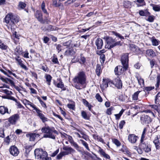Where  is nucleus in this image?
Here are the masks:
<instances>
[{
  "label": "nucleus",
  "instance_id": "obj_1",
  "mask_svg": "<svg viewBox=\"0 0 160 160\" xmlns=\"http://www.w3.org/2000/svg\"><path fill=\"white\" fill-rule=\"evenodd\" d=\"M74 87L77 89L85 88L87 84V76L83 71H80L73 79Z\"/></svg>",
  "mask_w": 160,
  "mask_h": 160
},
{
  "label": "nucleus",
  "instance_id": "obj_2",
  "mask_svg": "<svg viewBox=\"0 0 160 160\" xmlns=\"http://www.w3.org/2000/svg\"><path fill=\"white\" fill-rule=\"evenodd\" d=\"M41 131L42 132L45 133L43 136V137L45 138L55 139V137L53 134H58V132L54 128H50L48 126L42 128L41 129Z\"/></svg>",
  "mask_w": 160,
  "mask_h": 160
},
{
  "label": "nucleus",
  "instance_id": "obj_3",
  "mask_svg": "<svg viewBox=\"0 0 160 160\" xmlns=\"http://www.w3.org/2000/svg\"><path fill=\"white\" fill-rule=\"evenodd\" d=\"M34 155L36 158L40 160H51V158L48 157L47 152L42 149L37 148L34 150Z\"/></svg>",
  "mask_w": 160,
  "mask_h": 160
},
{
  "label": "nucleus",
  "instance_id": "obj_4",
  "mask_svg": "<svg viewBox=\"0 0 160 160\" xmlns=\"http://www.w3.org/2000/svg\"><path fill=\"white\" fill-rule=\"evenodd\" d=\"M106 42L107 44L105 46V48L108 49H111L117 45H120V41L116 42L115 39L110 37L107 38Z\"/></svg>",
  "mask_w": 160,
  "mask_h": 160
},
{
  "label": "nucleus",
  "instance_id": "obj_5",
  "mask_svg": "<svg viewBox=\"0 0 160 160\" xmlns=\"http://www.w3.org/2000/svg\"><path fill=\"white\" fill-rule=\"evenodd\" d=\"M139 147L141 149L143 150L146 152H148L151 151L150 146L148 143L144 142L143 140H141Z\"/></svg>",
  "mask_w": 160,
  "mask_h": 160
},
{
  "label": "nucleus",
  "instance_id": "obj_6",
  "mask_svg": "<svg viewBox=\"0 0 160 160\" xmlns=\"http://www.w3.org/2000/svg\"><path fill=\"white\" fill-rule=\"evenodd\" d=\"M128 54L126 53L123 54L121 57V61L125 70H126L128 68Z\"/></svg>",
  "mask_w": 160,
  "mask_h": 160
},
{
  "label": "nucleus",
  "instance_id": "obj_7",
  "mask_svg": "<svg viewBox=\"0 0 160 160\" xmlns=\"http://www.w3.org/2000/svg\"><path fill=\"white\" fill-rule=\"evenodd\" d=\"M19 114H15L10 117L8 119V121L11 124L15 125L19 120Z\"/></svg>",
  "mask_w": 160,
  "mask_h": 160
},
{
  "label": "nucleus",
  "instance_id": "obj_8",
  "mask_svg": "<svg viewBox=\"0 0 160 160\" xmlns=\"http://www.w3.org/2000/svg\"><path fill=\"white\" fill-rule=\"evenodd\" d=\"M53 84L55 86L58 88H59L62 89V90L64 91L66 90V88L64 87V84L62 80L60 78H58L57 80V82L55 81L53 82Z\"/></svg>",
  "mask_w": 160,
  "mask_h": 160
},
{
  "label": "nucleus",
  "instance_id": "obj_9",
  "mask_svg": "<svg viewBox=\"0 0 160 160\" xmlns=\"http://www.w3.org/2000/svg\"><path fill=\"white\" fill-rule=\"evenodd\" d=\"M35 110L37 113L38 116L42 120V122H44L48 121L47 118L42 113V111L41 110L37 108Z\"/></svg>",
  "mask_w": 160,
  "mask_h": 160
},
{
  "label": "nucleus",
  "instance_id": "obj_10",
  "mask_svg": "<svg viewBox=\"0 0 160 160\" xmlns=\"http://www.w3.org/2000/svg\"><path fill=\"white\" fill-rule=\"evenodd\" d=\"M9 152L11 154L14 156H17L19 153L18 149L15 146H12L10 147Z\"/></svg>",
  "mask_w": 160,
  "mask_h": 160
},
{
  "label": "nucleus",
  "instance_id": "obj_11",
  "mask_svg": "<svg viewBox=\"0 0 160 160\" xmlns=\"http://www.w3.org/2000/svg\"><path fill=\"white\" fill-rule=\"evenodd\" d=\"M112 86L114 85L118 88H120L122 86V82L121 80L118 78H116L113 81L111 82Z\"/></svg>",
  "mask_w": 160,
  "mask_h": 160
},
{
  "label": "nucleus",
  "instance_id": "obj_12",
  "mask_svg": "<svg viewBox=\"0 0 160 160\" xmlns=\"http://www.w3.org/2000/svg\"><path fill=\"white\" fill-rule=\"evenodd\" d=\"M98 152L101 156L103 157L105 159L109 160L111 158L110 156L108 154L106 153L105 151L99 147H98Z\"/></svg>",
  "mask_w": 160,
  "mask_h": 160
},
{
  "label": "nucleus",
  "instance_id": "obj_13",
  "mask_svg": "<svg viewBox=\"0 0 160 160\" xmlns=\"http://www.w3.org/2000/svg\"><path fill=\"white\" fill-rule=\"evenodd\" d=\"M138 137L134 134H130L128 136V140L129 142L132 144L135 143Z\"/></svg>",
  "mask_w": 160,
  "mask_h": 160
},
{
  "label": "nucleus",
  "instance_id": "obj_14",
  "mask_svg": "<svg viewBox=\"0 0 160 160\" xmlns=\"http://www.w3.org/2000/svg\"><path fill=\"white\" fill-rule=\"evenodd\" d=\"M22 102L28 108L29 107H32L35 110L36 108H37L33 103L26 99L22 101Z\"/></svg>",
  "mask_w": 160,
  "mask_h": 160
},
{
  "label": "nucleus",
  "instance_id": "obj_15",
  "mask_svg": "<svg viewBox=\"0 0 160 160\" xmlns=\"http://www.w3.org/2000/svg\"><path fill=\"white\" fill-rule=\"evenodd\" d=\"M62 149L65 151L63 152L66 153V155L75 152V151L70 147L65 146Z\"/></svg>",
  "mask_w": 160,
  "mask_h": 160
},
{
  "label": "nucleus",
  "instance_id": "obj_16",
  "mask_svg": "<svg viewBox=\"0 0 160 160\" xmlns=\"http://www.w3.org/2000/svg\"><path fill=\"white\" fill-rule=\"evenodd\" d=\"M157 149L160 148V135H157L154 138L153 141Z\"/></svg>",
  "mask_w": 160,
  "mask_h": 160
},
{
  "label": "nucleus",
  "instance_id": "obj_17",
  "mask_svg": "<svg viewBox=\"0 0 160 160\" xmlns=\"http://www.w3.org/2000/svg\"><path fill=\"white\" fill-rule=\"evenodd\" d=\"M141 120L143 124L149 123L151 121L150 118L147 115H144L142 117Z\"/></svg>",
  "mask_w": 160,
  "mask_h": 160
},
{
  "label": "nucleus",
  "instance_id": "obj_18",
  "mask_svg": "<svg viewBox=\"0 0 160 160\" xmlns=\"http://www.w3.org/2000/svg\"><path fill=\"white\" fill-rule=\"evenodd\" d=\"M124 69L122 66H118L115 68L114 69V72L116 75H120L123 72Z\"/></svg>",
  "mask_w": 160,
  "mask_h": 160
},
{
  "label": "nucleus",
  "instance_id": "obj_19",
  "mask_svg": "<svg viewBox=\"0 0 160 160\" xmlns=\"http://www.w3.org/2000/svg\"><path fill=\"white\" fill-rule=\"evenodd\" d=\"M111 82H112V81L109 80H103L102 84L101 86V87L105 88H107L108 86L109 85L110 86H112Z\"/></svg>",
  "mask_w": 160,
  "mask_h": 160
},
{
  "label": "nucleus",
  "instance_id": "obj_20",
  "mask_svg": "<svg viewBox=\"0 0 160 160\" xmlns=\"http://www.w3.org/2000/svg\"><path fill=\"white\" fill-rule=\"evenodd\" d=\"M0 113L2 115H4L6 113L10 114L11 113V110L8 111L7 107H6L5 106H0Z\"/></svg>",
  "mask_w": 160,
  "mask_h": 160
},
{
  "label": "nucleus",
  "instance_id": "obj_21",
  "mask_svg": "<svg viewBox=\"0 0 160 160\" xmlns=\"http://www.w3.org/2000/svg\"><path fill=\"white\" fill-rule=\"evenodd\" d=\"M95 43L98 49H100L102 48L103 45V41L101 39L98 38L96 40Z\"/></svg>",
  "mask_w": 160,
  "mask_h": 160
},
{
  "label": "nucleus",
  "instance_id": "obj_22",
  "mask_svg": "<svg viewBox=\"0 0 160 160\" xmlns=\"http://www.w3.org/2000/svg\"><path fill=\"white\" fill-rule=\"evenodd\" d=\"M39 136V134H36L35 133H30L26 135L27 137L29 138L30 141H34L37 136L38 137Z\"/></svg>",
  "mask_w": 160,
  "mask_h": 160
},
{
  "label": "nucleus",
  "instance_id": "obj_23",
  "mask_svg": "<svg viewBox=\"0 0 160 160\" xmlns=\"http://www.w3.org/2000/svg\"><path fill=\"white\" fill-rule=\"evenodd\" d=\"M11 23L12 25L18 23L19 20V17L16 15H13L11 13Z\"/></svg>",
  "mask_w": 160,
  "mask_h": 160
},
{
  "label": "nucleus",
  "instance_id": "obj_24",
  "mask_svg": "<svg viewBox=\"0 0 160 160\" xmlns=\"http://www.w3.org/2000/svg\"><path fill=\"white\" fill-rule=\"evenodd\" d=\"M146 54L150 57H154L156 55V53L152 49H149L146 51Z\"/></svg>",
  "mask_w": 160,
  "mask_h": 160
},
{
  "label": "nucleus",
  "instance_id": "obj_25",
  "mask_svg": "<svg viewBox=\"0 0 160 160\" xmlns=\"http://www.w3.org/2000/svg\"><path fill=\"white\" fill-rule=\"evenodd\" d=\"M35 16L38 21L40 22L43 21L42 15L41 11H37L36 12Z\"/></svg>",
  "mask_w": 160,
  "mask_h": 160
},
{
  "label": "nucleus",
  "instance_id": "obj_26",
  "mask_svg": "<svg viewBox=\"0 0 160 160\" xmlns=\"http://www.w3.org/2000/svg\"><path fill=\"white\" fill-rule=\"evenodd\" d=\"M11 18V13L7 15L5 18V22L7 24L12 25Z\"/></svg>",
  "mask_w": 160,
  "mask_h": 160
},
{
  "label": "nucleus",
  "instance_id": "obj_27",
  "mask_svg": "<svg viewBox=\"0 0 160 160\" xmlns=\"http://www.w3.org/2000/svg\"><path fill=\"white\" fill-rule=\"evenodd\" d=\"M136 78L138 81L139 84L142 86H143L144 85V81L143 79L140 76L138 75L136 76Z\"/></svg>",
  "mask_w": 160,
  "mask_h": 160
},
{
  "label": "nucleus",
  "instance_id": "obj_28",
  "mask_svg": "<svg viewBox=\"0 0 160 160\" xmlns=\"http://www.w3.org/2000/svg\"><path fill=\"white\" fill-rule=\"evenodd\" d=\"M151 42L152 45L154 46H157L158 45L160 42L159 41L156 39L155 37L152 38Z\"/></svg>",
  "mask_w": 160,
  "mask_h": 160
},
{
  "label": "nucleus",
  "instance_id": "obj_29",
  "mask_svg": "<svg viewBox=\"0 0 160 160\" xmlns=\"http://www.w3.org/2000/svg\"><path fill=\"white\" fill-rule=\"evenodd\" d=\"M102 72L101 67L99 64H97L96 69V72L97 75L99 76L100 75Z\"/></svg>",
  "mask_w": 160,
  "mask_h": 160
},
{
  "label": "nucleus",
  "instance_id": "obj_30",
  "mask_svg": "<svg viewBox=\"0 0 160 160\" xmlns=\"http://www.w3.org/2000/svg\"><path fill=\"white\" fill-rule=\"evenodd\" d=\"M150 6L152 7L153 9L156 12H158L160 10V6L159 5L151 4Z\"/></svg>",
  "mask_w": 160,
  "mask_h": 160
},
{
  "label": "nucleus",
  "instance_id": "obj_31",
  "mask_svg": "<svg viewBox=\"0 0 160 160\" xmlns=\"http://www.w3.org/2000/svg\"><path fill=\"white\" fill-rule=\"evenodd\" d=\"M26 6V4L22 2H20L19 3L18 8L19 10L23 9Z\"/></svg>",
  "mask_w": 160,
  "mask_h": 160
},
{
  "label": "nucleus",
  "instance_id": "obj_32",
  "mask_svg": "<svg viewBox=\"0 0 160 160\" xmlns=\"http://www.w3.org/2000/svg\"><path fill=\"white\" fill-rule=\"evenodd\" d=\"M66 153L64 152L63 151L60 152L56 157V158L57 159L60 160L62 159L63 157L66 155Z\"/></svg>",
  "mask_w": 160,
  "mask_h": 160
},
{
  "label": "nucleus",
  "instance_id": "obj_33",
  "mask_svg": "<svg viewBox=\"0 0 160 160\" xmlns=\"http://www.w3.org/2000/svg\"><path fill=\"white\" fill-rule=\"evenodd\" d=\"M75 53L74 51L72 49L68 50L66 51L65 55L67 56L72 55Z\"/></svg>",
  "mask_w": 160,
  "mask_h": 160
},
{
  "label": "nucleus",
  "instance_id": "obj_34",
  "mask_svg": "<svg viewBox=\"0 0 160 160\" xmlns=\"http://www.w3.org/2000/svg\"><path fill=\"white\" fill-rule=\"evenodd\" d=\"M80 141L81 142L82 144L89 151H90V149L88 147V144L85 141L82 139H80Z\"/></svg>",
  "mask_w": 160,
  "mask_h": 160
},
{
  "label": "nucleus",
  "instance_id": "obj_35",
  "mask_svg": "<svg viewBox=\"0 0 160 160\" xmlns=\"http://www.w3.org/2000/svg\"><path fill=\"white\" fill-rule=\"evenodd\" d=\"M52 77L49 74L45 76V78L48 85H50L51 80L52 79Z\"/></svg>",
  "mask_w": 160,
  "mask_h": 160
},
{
  "label": "nucleus",
  "instance_id": "obj_36",
  "mask_svg": "<svg viewBox=\"0 0 160 160\" xmlns=\"http://www.w3.org/2000/svg\"><path fill=\"white\" fill-rule=\"evenodd\" d=\"M140 91H138L135 92L132 96V99L134 100H136L138 99V96Z\"/></svg>",
  "mask_w": 160,
  "mask_h": 160
},
{
  "label": "nucleus",
  "instance_id": "obj_37",
  "mask_svg": "<svg viewBox=\"0 0 160 160\" xmlns=\"http://www.w3.org/2000/svg\"><path fill=\"white\" fill-rule=\"evenodd\" d=\"M124 111V110L123 109H122L118 114H116L114 115L115 116L116 119L118 120L120 118L121 115L123 113Z\"/></svg>",
  "mask_w": 160,
  "mask_h": 160
},
{
  "label": "nucleus",
  "instance_id": "obj_38",
  "mask_svg": "<svg viewBox=\"0 0 160 160\" xmlns=\"http://www.w3.org/2000/svg\"><path fill=\"white\" fill-rule=\"evenodd\" d=\"M80 45L79 41H77L71 44V47L72 48L78 47Z\"/></svg>",
  "mask_w": 160,
  "mask_h": 160
},
{
  "label": "nucleus",
  "instance_id": "obj_39",
  "mask_svg": "<svg viewBox=\"0 0 160 160\" xmlns=\"http://www.w3.org/2000/svg\"><path fill=\"white\" fill-rule=\"evenodd\" d=\"M119 151L123 152L125 154H128L129 151L127 150L126 146L123 145L122 148L119 150Z\"/></svg>",
  "mask_w": 160,
  "mask_h": 160
},
{
  "label": "nucleus",
  "instance_id": "obj_40",
  "mask_svg": "<svg viewBox=\"0 0 160 160\" xmlns=\"http://www.w3.org/2000/svg\"><path fill=\"white\" fill-rule=\"evenodd\" d=\"M113 142L114 143L117 147H119L121 145V143L120 142L116 139H113L112 140Z\"/></svg>",
  "mask_w": 160,
  "mask_h": 160
},
{
  "label": "nucleus",
  "instance_id": "obj_41",
  "mask_svg": "<svg viewBox=\"0 0 160 160\" xmlns=\"http://www.w3.org/2000/svg\"><path fill=\"white\" fill-rule=\"evenodd\" d=\"M37 98L38 100L40 103L41 104L42 106L43 107L45 108H46L47 107L45 103H44L43 101L42 100L40 99V97H38Z\"/></svg>",
  "mask_w": 160,
  "mask_h": 160
},
{
  "label": "nucleus",
  "instance_id": "obj_42",
  "mask_svg": "<svg viewBox=\"0 0 160 160\" xmlns=\"http://www.w3.org/2000/svg\"><path fill=\"white\" fill-rule=\"evenodd\" d=\"M95 98L100 102H102V98L99 93H97L96 94Z\"/></svg>",
  "mask_w": 160,
  "mask_h": 160
},
{
  "label": "nucleus",
  "instance_id": "obj_43",
  "mask_svg": "<svg viewBox=\"0 0 160 160\" xmlns=\"http://www.w3.org/2000/svg\"><path fill=\"white\" fill-rule=\"evenodd\" d=\"M81 115L82 117L85 119H88V118L87 116V115L86 112L84 111H82L81 112Z\"/></svg>",
  "mask_w": 160,
  "mask_h": 160
},
{
  "label": "nucleus",
  "instance_id": "obj_44",
  "mask_svg": "<svg viewBox=\"0 0 160 160\" xmlns=\"http://www.w3.org/2000/svg\"><path fill=\"white\" fill-rule=\"evenodd\" d=\"M114 109V108L113 107H111L110 108H108L107 109L106 111V113L108 115H110L112 114V111Z\"/></svg>",
  "mask_w": 160,
  "mask_h": 160
},
{
  "label": "nucleus",
  "instance_id": "obj_45",
  "mask_svg": "<svg viewBox=\"0 0 160 160\" xmlns=\"http://www.w3.org/2000/svg\"><path fill=\"white\" fill-rule=\"evenodd\" d=\"M112 33L113 34L115 35L116 36L118 37L121 39H124V38L123 36H121L120 34L118 33L117 32H116L114 31L112 32Z\"/></svg>",
  "mask_w": 160,
  "mask_h": 160
},
{
  "label": "nucleus",
  "instance_id": "obj_46",
  "mask_svg": "<svg viewBox=\"0 0 160 160\" xmlns=\"http://www.w3.org/2000/svg\"><path fill=\"white\" fill-rule=\"evenodd\" d=\"M100 61L101 63H103L105 60V55L103 54H102L100 56Z\"/></svg>",
  "mask_w": 160,
  "mask_h": 160
},
{
  "label": "nucleus",
  "instance_id": "obj_47",
  "mask_svg": "<svg viewBox=\"0 0 160 160\" xmlns=\"http://www.w3.org/2000/svg\"><path fill=\"white\" fill-rule=\"evenodd\" d=\"M8 46L4 43H1L0 45V48L2 50H6Z\"/></svg>",
  "mask_w": 160,
  "mask_h": 160
},
{
  "label": "nucleus",
  "instance_id": "obj_48",
  "mask_svg": "<svg viewBox=\"0 0 160 160\" xmlns=\"http://www.w3.org/2000/svg\"><path fill=\"white\" fill-rule=\"evenodd\" d=\"M45 4L44 2H43L41 5V8L43 12L45 13H47V10L45 8Z\"/></svg>",
  "mask_w": 160,
  "mask_h": 160
},
{
  "label": "nucleus",
  "instance_id": "obj_49",
  "mask_svg": "<svg viewBox=\"0 0 160 160\" xmlns=\"http://www.w3.org/2000/svg\"><path fill=\"white\" fill-rule=\"evenodd\" d=\"M15 51L19 54H22L21 48L19 47H17Z\"/></svg>",
  "mask_w": 160,
  "mask_h": 160
},
{
  "label": "nucleus",
  "instance_id": "obj_50",
  "mask_svg": "<svg viewBox=\"0 0 160 160\" xmlns=\"http://www.w3.org/2000/svg\"><path fill=\"white\" fill-rule=\"evenodd\" d=\"M125 123V122L124 121L122 120L121 121L119 124V127L121 129H122Z\"/></svg>",
  "mask_w": 160,
  "mask_h": 160
},
{
  "label": "nucleus",
  "instance_id": "obj_51",
  "mask_svg": "<svg viewBox=\"0 0 160 160\" xmlns=\"http://www.w3.org/2000/svg\"><path fill=\"white\" fill-rule=\"evenodd\" d=\"M157 82L156 86L157 87H158L159 85L160 82V75H158L157 78Z\"/></svg>",
  "mask_w": 160,
  "mask_h": 160
},
{
  "label": "nucleus",
  "instance_id": "obj_52",
  "mask_svg": "<svg viewBox=\"0 0 160 160\" xmlns=\"http://www.w3.org/2000/svg\"><path fill=\"white\" fill-rule=\"evenodd\" d=\"M41 69L46 72H48L49 71L48 68L47 66L45 65V66H42L41 68Z\"/></svg>",
  "mask_w": 160,
  "mask_h": 160
},
{
  "label": "nucleus",
  "instance_id": "obj_53",
  "mask_svg": "<svg viewBox=\"0 0 160 160\" xmlns=\"http://www.w3.org/2000/svg\"><path fill=\"white\" fill-rule=\"evenodd\" d=\"M14 88L20 93L22 94V90L19 87L15 85H14Z\"/></svg>",
  "mask_w": 160,
  "mask_h": 160
},
{
  "label": "nucleus",
  "instance_id": "obj_54",
  "mask_svg": "<svg viewBox=\"0 0 160 160\" xmlns=\"http://www.w3.org/2000/svg\"><path fill=\"white\" fill-rule=\"evenodd\" d=\"M86 62V59L85 58L82 57H81L80 59V62L81 64H83L85 63Z\"/></svg>",
  "mask_w": 160,
  "mask_h": 160
},
{
  "label": "nucleus",
  "instance_id": "obj_55",
  "mask_svg": "<svg viewBox=\"0 0 160 160\" xmlns=\"http://www.w3.org/2000/svg\"><path fill=\"white\" fill-rule=\"evenodd\" d=\"M52 61L54 63L56 64L58 63V58L57 57L53 56L52 60Z\"/></svg>",
  "mask_w": 160,
  "mask_h": 160
},
{
  "label": "nucleus",
  "instance_id": "obj_56",
  "mask_svg": "<svg viewBox=\"0 0 160 160\" xmlns=\"http://www.w3.org/2000/svg\"><path fill=\"white\" fill-rule=\"evenodd\" d=\"M67 136L66 138H68V140L71 143L74 141L72 137L71 136L67 135Z\"/></svg>",
  "mask_w": 160,
  "mask_h": 160
},
{
  "label": "nucleus",
  "instance_id": "obj_57",
  "mask_svg": "<svg viewBox=\"0 0 160 160\" xmlns=\"http://www.w3.org/2000/svg\"><path fill=\"white\" fill-rule=\"evenodd\" d=\"M143 112L146 113H150L152 116L153 117H155L154 114V113L151 111L150 110H146L144 111H143Z\"/></svg>",
  "mask_w": 160,
  "mask_h": 160
},
{
  "label": "nucleus",
  "instance_id": "obj_58",
  "mask_svg": "<svg viewBox=\"0 0 160 160\" xmlns=\"http://www.w3.org/2000/svg\"><path fill=\"white\" fill-rule=\"evenodd\" d=\"M30 93L31 94H37V91L34 88H30Z\"/></svg>",
  "mask_w": 160,
  "mask_h": 160
},
{
  "label": "nucleus",
  "instance_id": "obj_59",
  "mask_svg": "<svg viewBox=\"0 0 160 160\" xmlns=\"http://www.w3.org/2000/svg\"><path fill=\"white\" fill-rule=\"evenodd\" d=\"M59 149H57L55 151L53 152L52 153L51 155V156L52 157H55L59 152Z\"/></svg>",
  "mask_w": 160,
  "mask_h": 160
},
{
  "label": "nucleus",
  "instance_id": "obj_60",
  "mask_svg": "<svg viewBox=\"0 0 160 160\" xmlns=\"http://www.w3.org/2000/svg\"><path fill=\"white\" fill-rule=\"evenodd\" d=\"M146 129L144 128L143 130V132H142V135L141 140H143V139L145 137V134L146 133Z\"/></svg>",
  "mask_w": 160,
  "mask_h": 160
},
{
  "label": "nucleus",
  "instance_id": "obj_61",
  "mask_svg": "<svg viewBox=\"0 0 160 160\" xmlns=\"http://www.w3.org/2000/svg\"><path fill=\"white\" fill-rule=\"evenodd\" d=\"M4 142L8 144L10 142V139L9 136H8L4 139Z\"/></svg>",
  "mask_w": 160,
  "mask_h": 160
},
{
  "label": "nucleus",
  "instance_id": "obj_62",
  "mask_svg": "<svg viewBox=\"0 0 160 160\" xmlns=\"http://www.w3.org/2000/svg\"><path fill=\"white\" fill-rule=\"evenodd\" d=\"M4 136V130L2 128H0V137L3 138Z\"/></svg>",
  "mask_w": 160,
  "mask_h": 160
},
{
  "label": "nucleus",
  "instance_id": "obj_63",
  "mask_svg": "<svg viewBox=\"0 0 160 160\" xmlns=\"http://www.w3.org/2000/svg\"><path fill=\"white\" fill-rule=\"evenodd\" d=\"M71 144L76 148V149L79 148V146L78 144L74 141L72 142L71 143Z\"/></svg>",
  "mask_w": 160,
  "mask_h": 160
},
{
  "label": "nucleus",
  "instance_id": "obj_64",
  "mask_svg": "<svg viewBox=\"0 0 160 160\" xmlns=\"http://www.w3.org/2000/svg\"><path fill=\"white\" fill-rule=\"evenodd\" d=\"M130 5V2L128 1H125L124 3V6L126 8L129 7Z\"/></svg>",
  "mask_w": 160,
  "mask_h": 160
}]
</instances>
